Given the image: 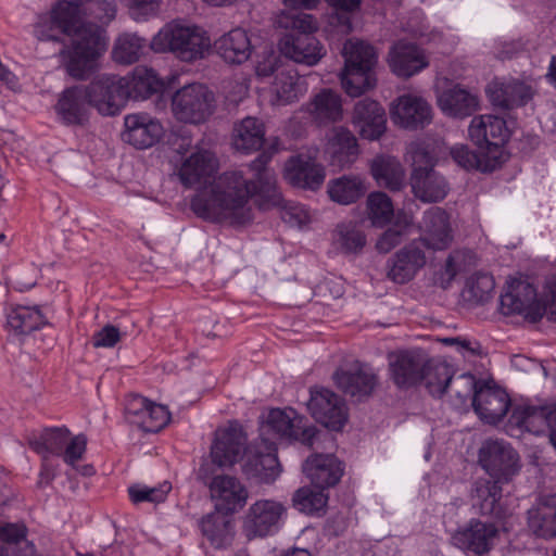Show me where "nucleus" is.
<instances>
[{
    "label": "nucleus",
    "instance_id": "f257e3e1",
    "mask_svg": "<svg viewBox=\"0 0 556 556\" xmlns=\"http://www.w3.org/2000/svg\"><path fill=\"white\" fill-rule=\"evenodd\" d=\"M269 161L270 155L262 153L251 163L256 172L255 179L249 180L238 170L220 174L208 190H201L191 198V211L204 220H228L235 227L250 224L253 220L251 198L258 195L273 205L280 202L276 181L265 168Z\"/></svg>",
    "mask_w": 556,
    "mask_h": 556
},
{
    "label": "nucleus",
    "instance_id": "f03ea898",
    "mask_svg": "<svg viewBox=\"0 0 556 556\" xmlns=\"http://www.w3.org/2000/svg\"><path fill=\"white\" fill-rule=\"evenodd\" d=\"M479 464L489 478H479L475 482L472 496L482 515L498 517L502 514L503 485L519 472V455L503 440H488L479 450Z\"/></svg>",
    "mask_w": 556,
    "mask_h": 556
},
{
    "label": "nucleus",
    "instance_id": "7ed1b4c3",
    "mask_svg": "<svg viewBox=\"0 0 556 556\" xmlns=\"http://www.w3.org/2000/svg\"><path fill=\"white\" fill-rule=\"evenodd\" d=\"M278 25L287 30L279 40V50L286 58L314 66L326 54L324 46L314 35L318 24L312 14L282 13L278 18Z\"/></svg>",
    "mask_w": 556,
    "mask_h": 556
},
{
    "label": "nucleus",
    "instance_id": "20e7f679",
    "mask_svg": "<svg viewBox=\"0 0 556 556\" xmlns=\"http://www.w3.org/2000/svg\"><path fill=\"white\" fill-rule=\"evenodd\" d=\"M151 49L155 52H173L184 62L204 58L211 48L206 31L198 26L167 24L152 38Z\"/></svg>",
    "mask_w": 556,
    "mask_h": 556
},
{
    "label": "nucleus",
    "instance_id": "39448f33",
    "mask_svg": "<svg viewBox=\"0 0 556 556\" xmlns=\"http://www.w3.org/2000/svg\"><path fill=\"white\" fill-rule=\"evenodd\" d=\"M343 55L342 87L350 97H361L376 85L374 67L377 63V53L375 48L361 40H349L343 47Z\"/></svg>",
    "mask_w": 556,
    "mask_h": 556
},
{
    "label": "nucleus",
    "instance_id": "423d86ee",
    "mask_svg": "<svg viewBox=\"0 0 556 556\" xmlns=\"http://www.w3.org/2000/svg\"><path fill=\"white\" fill-rule=\"evenodd\" d=\"M88 439L84 433L72 435L66 426L45 427L28 438L29 447L40 457L58 456L75 468L87 451Z\"/></svg>",
    "mask_w": 556,
    "mask_h": 556
},
{
    "label": "nucleus",
    "instance_id": "0eeeda50",
    "mask_svg": "<svg viewBox=\"0 0 556 556\" xmlns=\"http://www.w3.org/2000/svg\"><path fill=\"white\" fill-rule=\"evenodd\" d=\"M408 153L412 160L410 187L422 202L442 201L448 193L446 179L434 170L435 159L422 143H413Z\"/></svg>",
    "mask_w": 556,
    "mask_h": 556
},
{
    "label": "nucleus",
    "instance_id": "6e6552de",
    "mask_svg": "<svg viewBox=\"0 0 556 556\" xmlns=\"http://www.w3.org/2000/svg\"><path fill=\"white\" fill-rule=\"evenodd\" d=\"M458 381L465 384V392L457 391V396H472L473 410L481 420L490 425L502 421L510 407V397L504 389L489 381L477 380L469 372L462 374Z\"/></svg>",
    "mask_w": 556,
    "mask_h": 556
},
{
    "label": "nucleus",
    "instance_id": "1a4fd4ad",
    "mask_svg": "<svg viewBox=\"0 0 556 556\" xmlns=\"http://www.w3.org/2000/svg\"><path fill=\"white\" fill-rule=\"evenodd\" d=\"M215 109L214 92L200 83L186 85L176 90L172 97V112L180 123L191 125L205 123Z\"/></svg>",
    "mask_w": 556,
    "mask_h": 556
},
{
    "label": "nucleus",
    "instance_id": "9d476101",
    "mask_svg": "<svg viewBox=\"0 0 556 556\" xmlns=\"http://www.w3.org/2000/svg\"><path fill=\"white\" fill-rule=\"evenodd\" d=\"M102 50V37L98 29L80 30L72 47L61 53L67 74L78 80L87 79Z\"/></svg>",
    "mask_w": 556,
    "mask_h": 556
},
{
    "label": "nucleus",
    "instance_id": "9b49d317",
    "mask_svg": "<svg viewBox=\"0 0 556 556\" xmlns=\"http://www.w3.org/2000/svg\"><path fill=\"white\" fill-rule=\"evenodd\" d=\"M468 131L471 141L489 156L496 157L501 166L507 161L505 144L509 140L510 131L504 118L495 115L473 117Z\"/></svg>",
    "mask_w": 556,
    "mask_h": 556
},
{
    "label": "nucleus",
    "instance_id": "f8f14e48",
    "mask_svg": "<svg viewBox=\"0 0 556 556\" xmlns=\"http://www.w3.org/2000/svg\"><path fill=\"white\" fill-rule=\"evenodd\" d=\"M242 471L248 479L274 482L280 473L276 443L263 437L250 443L245 448Z\"/></svg>",
    "mask_w": 556,
    "mask_h": 556
},
{
    "label": "nucleus",
    "instance_id": "ddd939ff",
    "mask_svg": "<svg viewBox=\"0 0 556 556\" xmlns=\"http://www.w3.org/2000/svg\"><path fill=\"white\" fill-rule=\"evenodd\" d=\"M125 87L121 76L113 74L99 75L85 85L89 102L103 116L117 115L124 109L128 94Z\"/></svg>",
    "mask_w": 556,
    "mask_h": 556
},
{
    "label": "nucleus",
    "instance_id": "4468645a",
    "mask_svg": "<svg viewBox=\"0 0 556 556\" xmlns=\"http://www.w3.org/2000/svg\"><path fill=\"white\" fill-rule=\"evenodd\" d=\"M267 426L280 438L290 442H299L309 450H313L316 443L328 435L315 426H304L303 417L299 416L294 409H270Z\"/></svg>",
    "mask_w": 556,
    "mask_h": 556
},
{
    "label": "nucleus",
    "instance_id": "2eb2a0df",
    "mask_svg": "<svg viewBox=\"0 0 556 556\" xmlns=\"http://www.w3.org/2000/svg\"><path fill=\"white\" fill-rule=\"evenodd\" d=\"M307 408L317 422L333 431H341L349 419L344 399L326 388L311 389Z\"/></svg>",
    "mask_w": 556,
    "mask_h": 556
},
{
    "label": "nucleus",
    "instance_id": "dca6fc26",
    "mask_svg": "<svg viewBox=\"0 0 556 556\" xmlns=\"http://www.w3.org/2000/svg\"><path fill=\"white\" fill-rule=\"evenodd\" d=\"M285 511V506L273 500H260L253 503L243 520L247 538L251 540L276 533Z\"/></svg>",
    "mask_w": 556,
    "mask_h": 556
},
{
    "label": "nucleus",
    "instance_id": "f3484780",
    "mask_svg": "<svg viewBox=\"0 0 556 556\" xmlns=\"http://www.w3.org/2000/svg\"><path fill=\"white\" fill-rule=\"evenodd\" d=\"M425 241L415 239L400 249L387 262V277L395 283H406L425 267L427 263Z\"/></svg>",
    "mask_w": 556,
    "mask_h": 556
},
{
    "label": "nucleus",
    "instance_id": "a211bd4d",
    "mask_svg": "<svg viewBox=\"0 0 556 556\" xmlns=\"http://www.w3.org/2000/svg\"><path fill=\"white\" fill-rule=\"evenodd\" d=\"M427 355L418 350H403L390 357V378L400 389L419 386L425 379Z\"/></svg>",
    "mask_w": 556,
    "mask_h": 556
},
{
    "label": "nucleus",
    "instance_id": "6ab92c4d",
    "mask_svg": "<svg viewBox=\"0 0 556 556\" xmlns=\"http://www.w3.org/2000/svg\"><path fill=\"white\" fill-rule=\"evenodd\" d=\"M91 108L85 85H75L60 93L54 111L63 125L85 126L89 122Z\"/></svg>",
    "mask_w": 556,
    "mask_h": 556
},
{
    "label": "nucleus",
    "instance_id": "aec40b11",
    "mask_svg": "<svg viewBox=\"0 0 556 556\" xmlns=\"http://www.w3.org/2000/svg\"><path fill=\"white\" fill-rule=\"evenodd\" d=\"M247 444V434L238 421H230L226 427L215 431L211 446V457L219 467L236 464Z\"/></svg>",
    "mask_w": 556,
    "mask_h": 556
},
{
    "label": "nucleus",
    "instance_id": "412c9836",
    "mask_svg": "<svg viewBox=\"0 0 556 556\" xmlns=\"http://www.w3.org/2000/svg\"><path fill=\"white\" fill-rule=\"evenodd\" d=\"M215 509L232 515L242 509L248 501L249 492L240 480L229 475H216L208 483Z\"/></svg>",
    "mask_w": 556,
    "mask_h": 556
},
{
    "label": "nucleus",
    "instance_id": "4be33fe9",
    "mask_svg": "<svg viewBox=\"0 0 556 556\" xmlns=\"http://www.w3.org/2000/svg\"><path fill=\"white\" fill-rule=\"evenodd\" d=\"M497 535L498 529L493 522L472 518L453 534L452 540L459 549L482 556L493 548Z\"/></svg>",
    "mask_w": 556,
    "mask_h": 556
},
{
    "label": "nucleus",
    "instance_id": "5701e85b",
    "mask_svg": "<svg viewBox=\"0 0 556 556\" xmlns=\"http://www.w3.org/2000/svg\"><path fill=\"white\" fill-rule=\"evenodd\" d=\"M283 177L293 187L316 191L323 186L326 172L312 156L296 154L287 160Z\"/></svg>",
    "mask_w": 556,
    "mask_h": 556
},
{
    "label": "nucleus",
    "instance_id": "b1692460",
    "mask_svg": "<svg viewBox=\"0 0 556 556\" xmlns=\"http://www.w3.org/2000/svg\"><path fill=\"white\" fill-rule=\"evenodd\" d=\"M124 126L123 140L140 150L153 147L164 135L161 122L147 113L128 114Z\"/></svg>",
    "mask_w": 556,
    "mask_h": 556
},
{
    "label": "nucleus",
    "instance_id": "393cba45",
    "mask_svg": "<svg viewBox=\"0 0 556 556\" xmlns=\"http://www.w3.org/2000/svg\"><path fill=\"white\" fill-rule=\"evenodd\" d=\"M352 124L363 139L378 140L387 130V115L376 100L364 98L354 105Z\"/></svg>",
    "mask_w": 556,
    "mask_h": 556
},
{
    "label": "nucleus",
    "instance_id": "a878e982",
    "mask_svg": "<svg viewBox=\"0 0 556 556\" xmlns=\"http://www.w3.org/2000/svg\"><path fill=\"white\" fill-rule=\"evenodd\" d=\"M345 465L333 454L314 453L303 464V472L316 489L327 490L336 486Z\"/></svg>",
    "mask_w": 556,
    "mask_h": 556
},
{
    "label": "nucleus",
    "instance_id": "bb28decb",
    "mask_svg": "<svg viewBox=\"0 0 556 556\" xmlns=\"http://www.w3.org/2000/svg\"><path fill=\"white\" fill-rule=\"evenodd\" d=\"M392 121L405 129L424 128L430 124V104L420 97L403 94L391 106Z\"/></svg>",
    "mask_w": 556,
    "mask_h": 556
},
{
    "label": "nucleus",
    "instance_id": "cd10ccee",
    "mask_svg": "<svg viewBox=\"0 0 556 556\" xmlns=\"http://www.w3.org/2000/svg\"><path fill=\"white\" fill-rule=\"evenodd\" d=\"M486 93L491 103L502 109L523 106L533 97L531 86L517 79H494L488 85Z\"/></svg>",
    "mask_w": 556,
    "mask_h": 556
},
{
    "label": "nucleus",
    "instance_id": "c85d7f7f",
    "mask_svg": "<svg viewBox=\"0 0 556 556\" xmlns=\"http://www.w3.org/2000/svg\"><path fill=\"white\" fill-rule=\"evenodd\" d=\"M122 84L126 85L124 89L128 91L127 101L146 100L153 94L162 93L166 88V83L152 67L138 65L126 76L121 77Z\"/></svg>",
    "mask_w": 556,
    "mask_h": 556
},
{
    "label": "nucleus",
    "instance_id": "c756f323",
    "mask_svg": "<svg viewBox=\"0 0 556 556\" xmlns=\"http://www.w3.org/2000/svg\"><path fill=\"white\" fill-rule=\"evenodd\" d=\"M425 237L419 238L426 247L433 251L448 248L453 240L448 214L441 207H432L422 217Z\"/></svg>",
    "mask_w": 556,
    "mask_h": 556
},
{
    "label": "nucleus",
    "instance_id": "7c9ffc66",
    "mask_svg": "<svg viewBox=\"0 0 556 556\" xmlns=\"http://www.w3.org/2000/svg\"><path fill=\"white\" fill-rule=\"evenodd\" d=\"M428 64L425 54L415 43L400 41L390 51V67L399 77H412Z\"/></svg>",
    "mask_w": 556,
    "mask_h": 556
},
{
    "label": "nucleus",
    "instance_id": "2f4dec72",
    "mask_svg": "<svg viewBox=\"0 0 556 556\" xmlns=\"http://www.w3.org/2000/svg\"><path fill=\"white\" fill-rule=\"evenodd\" d=\"M216 170V162L208 151H198L189 155L178 170V177L185 188L206 184Z\"/></svg>",
    "mask_w": 556,
    "mask_h": 556
},
{
    "label": "nucleus",
    "instance_id": "473e14b6",
    "mask_svg": "<svg viewBox=\"0 0 556 556\" xmlns=\"http://www.w3.org/2000/svg\"><path fill=\"white\" fill-rule=\"evenodd\" d=\"M217 54L229 64H242L252 53V45L248 33L242 28H233L218 38L214 43Z\"/></svg>",
    "mask_w": 556,
    "mask_h": 556
},
{
    "label": "nucleus",
    "instance_id": "72a5a7b5",
    "mask_svg": "<svg viewBox=\"0 0 556 556\" xmlns=\"http://www.w3.org/2000/svg\"><path fill=\"white\" fill-rule=\"evenodd\" d=\"M333 380L343 393L358 399L369 396L377 384V376L362 366L354 370L338 369Z\"/></svg>",
    "mask_w": 556,
    "mask_h": 556
},
{
    "label": "nucleus",
    "instance_id": "f704fd0d",
    "mask_svg": "<svg viewBox=\"0 0 556 556\" xmlns=\"http://www.w3.org/2000/svg\"><path fill=\"white\" fill-rule=\"evenodd\" d=\"M438 103L444 114L456 118L472 115L479 106L478 98L458 85L443 91Z\"/></svg>",
    "mask_w": 556,
    "mask_h": 556
},
{
    "label": "nucleus",
    "instance_id": "c9c22d12",
    "mask_svg": "<svg viewBox=\"0 0 556 556\" xmlns=\"http://www.w3.org/2000/svg\"><path fill=\"white\" fill-rule=\"evenodd\" d=\"M48 325L39 306L17 305L7 314V327L17 336H26Z\"/></svg>",
    "mask_w": 556,
    "mask_h": 556
},
{
    "label": "nucleus",
    "instance_id": "e433bc0d",
    "mask_svg": "<svg viewBox=\"0 0 556 556\" xmlns=\"http://www.w3.org/2000/svg\"><path fill=\"white\" fill-rule=\"evenodd\" d=\"M330 163L341 168L353 164L358 154L359 147L356 137L348 128H339L328 143Z\"/></svg>",
    "mask_w": 556,
    "mask_h": 556
},
{
    "label": "nucleus",
    "instance_id": "4c0bfd02",
    "mask_svg": "<svg viewBox=\"0 0 556 556\" xmlns=\"http://www.w3.org/2000/svg\"><path fill=\"white\" fill-rule=\"evenodd\" d=\"M229 516L215 509L203 516L200 521L202 534L216 548L226 546L232 539V522Z\"/></svg>",
    "mask_w": 556,
    "mask_h": 556
},
{
    "label": "nucleus",
    "instance_id": "58836bf2",
    "mask_svg": "<svg viewBox=\"0 0 556 556\" xmlns=\"http://www.w3.org/2000/svg\"><path fill=\"white\" fill-rule=\"evenodd\" d=\"M265 141V126L256 117L248 116L235 127L233 146L237 150L250 153L260 150Z\"/></svg>",
    "mask_w": 556,
    "mask_h": 556
},
{
    "label": "nucleus",
    "instance_id": "ea45409f",
    "mask_svg": "<svg viewBox=\"0 0 556 556\" xmlns=\"http://www.w3.org/2000/svg\"><path fill=\"white\" fill-rule=\"evenodd\" d=\"M367 187L358 176L343 175L331 179L327 186V193L331 201L341 205L357 202L365 195Z\"/></svg>",
    "mask_w": 556,
    "mask_h": 556
},
{
    "label": "nucleus",
    "instance_id": "a19ab883",
    "mask_svg": "<svg viewBox=\"0 0 556 556\" xmlns=\"http://www.w3.org/2000/svg\"><path fill=\"white\" fill-rule=\"evenodd\" d=\"M370 173L376 182L392 191L403 187L404 170L401 163L392 156L378 155L370 164Z\"/></svg>",
    "mask_w": 556,
    "mask_h": 556
},
{
    "label": "nucleus",
    "instance_id": "79ce46f5",
    "mask_svg": "<svg viewBox=\"0 0 556 556\" xmlns=\"http://www.w3.org/2000/svg\"><path fill=\"white\" fill-rule=\"evenodd\" d=\"M273 89L279 104H290L306 91L305 81L293 68H281L275 75Z\"/></svg>",
    "mask_w": 556,
    "mask_h": 556
},
{
    "label": "nucleus",
    "instance_id": "37998d69",
    "mask_svg": "<svg viewBox=\"0 0 556 556\" xmlns=\"http://www.w3.org/2000/svg\"><path fill=\"white\" fill-rule=\"evenodd\" d=\"M425 371L424 381L429 393L432 396L442 397L453 381V367L446 362L427 357Z\"/></svg>",
    "mask_w": 556,
    "mask_h": 556
},
{
    "label": "nucleus",
    "instance_id": "c03bdc74",
    "mask_svg": "<svg viewBox=\"0 0 556 556\" xmlns=\"http://www.w3.org/2000/svg\"><path fill=\"white\" fill-rule=\"evenodd\" d=\"M307 112L319 122H337L342 116L341 98L331 89H323L307 104Z\"/></svg>",
    "mask_w": 556,
    "mask_h": 556
},
{
    "label": "nucleus",
    "instance_id": "a18cd8bd",
    "mask_svg": "<svg viewBox=\"0 0 556 556\" xmlns=\"http://www.w3.org/2000/svg\"><path fill=\"white\" fill-rule=\"evenodd\" d=\"M451 156L454 162L466 170L477 169L483 173H491L501 165L496 157H491L485 151L477 153L468 146L460 144L451 149Z\"/></svg>",
    "mask_w": 556,
    "mask_h": 556
},
{
    "label": "nucleus",
    "instance_id": "49530a36",
    "mask_svg": "<svg viewBox=\"0 0 556 556\" xmlns=\"http://www.w3.org/2000/svg\"><path fill=\"white\" fill-rule=\"evenodd\" d=\"M530 526L536 536L556 538V495L547 496L530 516Z\"/></svg>",
    "mask_w": 556,
    "mask_h": 556
},
{
    "label": "nucleus",
    "instance_id": "de8ad7c7",
    "mask_svg": "<svg viewBox=\"0 0 556 556\" xmlns=\"http://www.w3.org/2000/svg\"><path fill=\"white\" fill-rule=\"evenodd\" d=\"M293 506L309 516H320L325 513L328 495L321 489L304 486L295 491Z\"/></svg>",
    "mask_w": 556,
    "mask_h": 556
},
{
    "label": "nucleus",
    "instance_id": "09e8293b",
    "mask_svg": "<svg viewBox=\"0 0 556 556\" xmlns=\"http://www.w3.org/2000/svg\"><path fill=\"white\" fill-rule=\"evenodd\" d=\"M144 39L135 34L119 36L114 45L112 56L116 63L129 65L137 62L142 53Z\"/></svg>",
    "mask_w": 556,
    "mask_h": 556
},
{
    "label": "nucleus",
    "instance_id": "8fccbe9b",
    "mask_svg": "<svg viewBox=\"0 0 556 556\" xmlns=\"http://www.w3.org/2000/svg\"><path fill=\"white\" fill-rule=\"evenodd\" d=\"M334 10L330 15L329 23L341 34L348 35L352 31V13L361 8L362 0H325Z\"/></svg>",
    "mask_w": 556,
    "mask_h": 556
},
{
    "label": "nucleus",
    "instance_id": "3c124183",
    "mask_svg": "<svg viewBox=\"0 0 556 556\" xmlns=\"http://www.w3.org/2000/svg\"><path fill=\"white\" fill-rule=\"evenodd\" d=\"M495 281L491 274L477 271L466 280L464 293L475 303H485L493 294Z\"/></svg>",
    "mask_w": 556,
    "mask_h": 556
},
{
    "label": "nucleus",
    "instance_id": "603ef678",
    "mask_svg": "<svg viewBox=\"0 0 556 556\" xmlns=\"http://www.w3.org/2000/svg\"><path fill=\"white\" fill-rule=\"evenodd\" d=\"M368 217L375 227H384L394 216L391 199L384 192H372L367 198Z\"/></svg>",
    "mask_w": 556,
    "mask_h": 556
},
{
    "label": "nucleus",
    "instance_id": "864d4df0",
    "mask_svg": "<svg viewBox=\"0 0 556 556\" xmlns=\"http://www.w3.org/2000/svg\"><path fill=\"white\" fill-rule=\"evenodd\" d=\"M170 412L165 405L150 402L138 428L148 433H156L164 429L170 421Z\"/></svg>",
    "mask_w": 556,
    "mask_h": 556
},
{
    "label": "nucleus",
    "instance_id": "5fc2aeb1",
    "mask_svg": "<svg viewBox=\"0 0 556 556\" xmlns=\"http://www.w3.org/2000/svg\"><path fill=\"white\" fill-rule=\"evenodd\" d=\"M27 528L20 523H5L0 526V541L8 544H24V548L15 556H34L36 547L26 541Z\"/></svg>",
    "mask_w": 556,
    "mask_h": 556
},
{
    "label": "nucleus",
    "instance_id": "6e6d98bb",
    "mask_svg": "<svg viewBox=\"0 0 556 556\" xmlns=\"http://www.w3.org/2000/svg\"><path fill=\"white\" fill-rule=\"evenodd\" d=\"M409 224L410 220L406 215H404L403 218L397 215L395 224L386 229L378 238L376 242L377 251L386 254L397 247L402 242L405 230Z\"/></svg>",
    "mask_w": 556,
    "mask_h": 556
},
{
    "label": "nucleus",
    "instance_id": "4d7b16f0",
    "mask_svg": "<svg viewBox=\"0 0 556 556\" xmlns=\"http://www.w3.org/2000/svg\"><path fill=\"white\" fill-rule=\"evenodd\" d=\"M170 490L172 484L167 481L154 488L136 484L128 488V495L134 504H140L143 502L157 504L166 500Z\"/></svg>",
    "mask_w": 556,
    "mask_h": 556
},
{
    "label": "nucleus",
    "instance_id": "13d9d810",
    "mask_svg": "<svg viewBox=\"0 0 556 556\" xmlns=\"http://www.w3.org/2000/svg\"><path fill=\"white\" fill-rule=\"evenodd\" d=\"M338 241L348 253H356L366 244L365 233L351 224L338 225Z\"/></svg>",
    "mask_w": 556,
    "mask_h": 556
},
{
    "label": "nucleus",
    "instance_id": "bf43d9fd",
    "mask_svg": "<svg viewBox=\"0 0 556 556\" xmlns=\"http://www.w3.org/2000/svg\"><path fill=\"white\" fill-rule=\"evenodd\" d=\"M33 34L40 41H59L60 36L64 35L51 13L39 16L34 25Z\"/></svg>",
    "mask_w": 556,
    "mask_h": 556
},
{
    "label": "nucleus",
    "instance_id": "052dcab7",
    "mask_svg": "<svg viewBox=\"0 0 556 556\" xmlns=\"http://www.w3.org/2000/svg\"><path fill=\"white\" fill-rule=\"evenodd\" d=\"M150 402L149 399L139 394L128 395L125 402V418L127 421L138 427L142 419L143 412L147 410Z\"/></svg>",
    "mask_w": 556,
    "mask_h": 556
},
{
    "label": "nucleus",
    "instance_id": "680f3d73",
    "mask_svg": "<svg viewBox=\"0 0 556 556\" xmlns=\"http://www.w3.org/2000/svg\"><path fill=\"white\" fill-rule=\"evenodd\" d=\"M527 290V295H530V301L527 306H525V311L520 315H522L528 321L532 324L539 323L546 313V306L536 300V292L530 286L527 285L525 287Z\"/></svg>",
    "mask_w": 556,
    "mask_h": 556
},
{
    "label": "nucleus",
    "instance_id": "e2e57ef3",
    "mask_svg": "<svg viewBox=\"0 0 556 556\" xmlns=\"http://www.w3.org/2000/svg\"><path fill=\"white\" fill-rule=\"evenodd\" d=\"M121 338L122 334L117 327L105 325L92 336V345L94 348H114L119 342Z\"/></svg>",
    "mask_w": 556,
    "mask_h": 556
},
{
    "label": "nucleus",
    "instance_id": "0e129e2a",
    "mask_svg": "<svg viewBox=\"0 0 556 556\" xmlns=\"http://www.w3.org/2000/svg\"><path fill=\"white\" fill-rule=\"evenodd\" d=\"M530 301V296L527 299H521L516 292H507L501 295V306L503 313L506 315L509 314H521L525 311V306H527Z\"/></svg>",
    "mask_w": 556,
    "mask_h": 556
},
{
    "label": "nucleus",
    "instance_id": "69168bd1",
    "mask_svg": "<svg viewBox=\"0 0 556 556\" xmlns=\"http://www.w3.org/2000/svg\"><path fill=\"white\" fill-rule=\"evenodd\" d=\"M279 56L275 55L274 53L268 55L262 61H258L255 67L256 74L260 77H269L274 74L279 73L280 66H279Z\"/></svg>",
    "mask_w": 556,
    "mask_h": 556
},
{
    "label": "nucleus",
    "instance_id": "338daca9",
    "mask_svg": "<svg viewBox=\"0 0 556 556\" xmlns=\"http://www.w3.org/2000/svg\"><path fill=\"white\" fill-rule=\"evenodd\" d=\"M56 477L55 466L50 462V457H41V466L39 471L38 485L45 486L50 484Z\"/></svg>",
    "mask_w": 556,
    "mask_h": 556
},
{
    "label": "nucleus",
    "instance_id": "774afa93",
    "mask_svg": "<svg viewBox=\"0 0 556 556\" xmlns=\"http://www.w3.org/2000/svg\"><path fill=\"white\" fill-rule=\"evenodd\" d=\"M159 8L160 0H131L130 4V9L142 16L155 14Z\"/></svg>",
    "mask_w": 556,
    "mask_h": 556
}]
</instances>
